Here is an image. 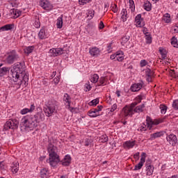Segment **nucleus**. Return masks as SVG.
Instances as JSON below:
<instances>
[{
	"mask_svg": "<svg viewBox=\"0 0 178 178\" xmlns=\"http://www.w3.org/2000/svg\"><path fill=\"white\" fill-rule=\"evenodd\" d=\"M40 6L44 10H52L54 6L48 0H40L39 2Z\"/></svg>",
	"mask_w": 178,
	"mask_h": 178,
	"instance_id": "9",
	"label": "nucleus"
},
{
	"mask_svg": "<svg viewBox=\"0 0 178 178\" xmlns=\"http://www.w3.org/2000/svg\"><path fill=\"white\" fill-rule=\"evenodd\" d=\"M154 173V167L149 165L147 167V176H151Z\"/></svg>",
	"mask_w": 178,
	"mask_h": 178,
	"instance_id": "38",
	"label": "nucleus"
},
{
	"mask_svg": "<svg viewBox=\"0 0 178 178\" xmlns=\"http://www.w3.org/2000/svg\"><path fill=\"white\" fill-rule=\"evenodd\" d=\"M163 20H164L165 23H170V15L169 14H165L163 17Z\"/></svg>",
	"mask_w": 178,
	"mask_h": 178,
	"instance_id": "43",
	"label": "nucleus"
},
{
	"mask_svg": "<svg viewBox=\"0 0 178 178\" xmlns=\"http://www.w3.org/2000/svg\"><path fill=\"white\" fill-rule=\"evenodd\" d=\"M40 176L42 178H47L49 176V172L47 168H42L40 170Z\"/></svg>",
	"mask_w": 178,
	"mask_h": 178,
	"instance_id": "27",
	"label": "nucleus"
},
{
	"mask_svg": "<svg viewBox=\"0 0 178 178\" xmlns=\"http://www.w3.org/2000/svg\"><path fill=\"white\" fill-rule=\"evenodd\" d=\"M44 113H38L34 115H26L21 120V130H33L38 127L40 122H42Z\"/></svg>",
	"mask_w": 178,
	"mask_h": 178,
	"instance_id": "2",
	"label": "nucleus"
},
{
	"mask_svg": "<svg viewBox=\"0 0 178 178\" xmlns=\"http://www.w3.org/2000/svg\"><path fill=\"white\" fill-rule=\"evenodd\" d=\"M49 54L50 56H59L63 55V54H66V50L63 48H53L49 51Z\"/></svg>",
	"mask_w": 178,
	"mask_h": 178,
	"instance_id": "8",
	"label": "nucleus"
},
{
	"mask_svg": "<svg viewBox=\"0 0 178 178\" xmlns=\"http://www.w3.org/2000/svg\"><path fill=\"white\" fill-rule=\"evenodd\" d=\"M35 109V106L34 104H31L30 108H25L20 111L21 115H26V113H31V112L34 111Z\"/></svg>",
	"mask_w": 178,
	"mask_h": 178,
	"instance_id": "19",
	"label": "nucleus"
},
{
	"mask_svg": "<svg viewBox=\"0 0 178 178\" xmlns=\"http://www.w3.org/2000/svg\"><path fill=\"white\" fill-rule=\"evenodd\" d=\"M101 52V50L97 47H92L89 49V54L91 56H98Z\"/></svg>",
	"mask_w": 178,
	"mask_h": 178,
	"instance_id": "17",
	"label": "nucleus"
},
{
	"mask_svg": "<svg viewBox=\"0 0 178 178\" xmlns=\"http://www.w3.org/2000/svg\"><path fill=\"white\" fill-rule=\"evenodd\" d=\"M166 140L170 145L175 146L177 144V137H176V135L175 134H170L166 137Z\"/></svg>",
	"mask_w": 178,
	"mask_h": 178,
	"instance_id": "13",
	"label": "nucleus"
},
{
	"mask_svg": "<svg viewBox=\"0 0 178 178\" xmlns=\"http://www.w3.org/2000/svg\"><path fill=\"white\" fill-rule=\"evenodd\" d=\"M112 10L114 12V13H116L118 12V6L116 4H114L113 6H112Z\"/></svg>",
	"mask_w": 178,
	"mask_h": 178,
	"instance_id": "55",
	"label": "nucleus"
},
{
	"mask_svg": "<svg viewBox=\"0 0 178 178\" xmlns=\"http://www.w3.org/2000/svg\"><path fill=\"white\" fill-rule=\"evenodd\" d=\"M145 158H147V154H145V152H143L141 154L140 161L137 165H135L134 170H140V169L144 166Z\"/></svg>",
	"mask_w": 178,
	"mask_h": 178,
	"instance_id": "10",
	"label": "nucleus"
},
{
	"mask_svg": "<svg viewBox=\"0 0 178 178\" xmlns=\"http://www.w3.org/2000/svg\"><path fill=\"white\" fill-rule=\"evenodd\" d=\"M85 87H86V89H88V91H90V90H91V86L88 83H86L85 85Z\"/></svg>",
	"mask_w": 178,
	"mask_h": 178,
	"instance_id": "62",
	"label": "nucleus"
},
{
	"mask_svg": "<svg viewBox=\"0 0 178 178\" xmlns=\"http://www.w3.org/2000/svg\"><path fill=\"white\" fill-rule=\"evenodd\" d=\"M60 80V78H59V76H56V77L54 78V83L55 84H58V83H59Z\"/></svg>",
	"mask_w": 178,
	"mask_h": 178,
	"instance_id": "58",
	"label": "nucleus"
},
{
	"mask_svg": "<svg viewBox=\"0 0 178 178\" xmlns=\"http://www.w3.org/2000/svg\"><path fill=\"white\" fill-rule=\"evenodd\" d=\"M145 73H146V76H152V72H151V70H149V68H147L145 70Z\"/></svg>",
	"mask_w": 178,
	"mask_h": 178,
	"instance_id": "50",
	"label": "nucleus"
},
{
	"mask_svg": "<svg viewBox=\"0 0 178 178\" xmlns=\"http://www.w3.org/2000/svg\"><path fill=\"white\" fill-rule=\"evenodd\" d=\"M144 108H145V105L144 104L136 106L135 108H134V112L136 113H141V112L144 111Z\"/></svg>",
	"mask_w": 178,
	"mask_h": 178,
	"instance_id": "25",
	"label": "nucleus"
},
{
	"mask_svg": "<svg viewBox=\"0 0 178 178\" xmlns=\"http://www.w3.org/2000/svg\"><path fill=\"white\" fill-rule=\"evenodd\" d=\"M72 162V157L69 154H67L63 160L62 165L63 166H69Z\"/></svg>",
	"mask_w": 178,
	"mask_h": 178,
	"instance_id": "21",
	"label": "nucleus"
},
{
	"mask_svg": "<svg viewBox=\"0 0 178 178\" xmlns=\"http://www.w3.org/2000/svg\"><path fill=\"white\" fill-rule=\"evenodd\" d=\"M130 40V36L129 35H125L122 38L121 44L123 47L127 48V45H129V40Z\"/></svg>",
	"mask_w": 178,
	"mask_h": 178,
	"instance_id": "22",
	"label": "nucleus"
},
{
	"mask_svg": "<svg viewBox=\"0 0 178 178\" xmlns=\"http://www.w3.org/2000/svg\"><path fill=\"white\" fill-rule=\"evenodd\" d=\"M135 23L136 24V27H144L145 23L144 19L141 17V14H138L135 17Z\"/></svg>",
	"mask_w": 178,
	"mask_h": 178,
	"instance_id": "15",
	"label": "nucleus"
},
{
	"mask_svg": "<svg viewBox=\"0 0 178 178\" xmlns=\"http://www.w3.org/2000/svg\"><path fill=\"white\" fill-rule=\"evenodd\" d=\"M152 8V5L151 3L148 1H145L144 3V9L147 10V12H149Z\"/></svg>",
	"mask_w": 178,
	"mask_h": 178,
	"instance_id": "34",
	"label": "nucleus"
},
{
	"mask_svg": "<svg viewBox=\"0 0 178 178\" xmlns=\"http://www.w3.org/2000/svg\"><path fill=\"white\" fill-rule=\"evenodd\" d=\"M102 108H104V106H98L97 108L90 110L88 112L89 116H90V118H97V116H99V112L102 111Z\"/></svg>",
	"mask_w": 178,
	"mask_h": 178,
	"instance_id": "11",
	"label": "nucleus"
},
{
	"mask_svg": "<svg viewBox=\"0 0 178 178\" xmlns=\"http://www.w3.org/2000/svg\"><path fill=\"white\" fill-rule=\"evenodd\" d=\"M8 70H9L8 67H2V65H0V77H2V76L6 74Z\"/></svg>",
	"mask_w": 178,
	"mask_h": 178,
	"instance_id": "30",
	"label": "nucleus"
},
{
	"mask_svg": "<svg viewBox=\"0 0 178 178\" xmlns=\"http://www.w3.org/2000/svg\"><path fill=\"white\" fill-rule=\"evenodd\" d=\"M11 172L13 173H17L19 172V162L14 161L11 165Z\"/></svg>",
	"mask_w": 178,
	"mask_h": 178,
	"instance_id": "23",
	"label": "nucleus"
},
{
	"mask_svg": "<svg viewBox=\"0 0 178 178\" xmlns=\"http://www.w3.org/2000/svg\"><path fill=\"white\" fill-rule=\"evenodd\" d=\"M160 109H161V113L164 114V113H166V111H168V107L165 105H161Z\"/></svg>",
	"mask_w": 178,
	"mask_h": 178,
	"instance_id": "45",
	"label": "nucleus"
},
{
	"mask_svg": "<svg viewBox=\"0 0 178 178\" xmlns=\"http://www.w3.org/2000/svg\"><path fill=\"white\" fill-rule=\"evenodd\" d=\"M71 99L72 98L67 93L64 94L63 102L66 103V105L68 106V109H70V111H72L70 108V104L72 102Z\"/></svg>",
	"mask_w": 178,
	"mask_h": 178,
	"instance_id": "20",
	"label": "nucleus"
},
{
	"mask_svg": "<svg viewBox=\"0 0 178 178\" xmlns=\"http://www.w3.org/2000/svg\"><path fill=\"white\" fill-rule=\"evenodd\" d=\"M116 109H118V105H116V104H114L111 108V112H115Z\"/></svg>",
	"mask_w": 178,
	"mask_h": 178,
	"instance_id": "53",
	"label": "nucleus"
},
{
	"mask_svg": "<svg viewBox=\"0 0 178 178\" xmlns=\"http://www.w3.org/2000/svg\"><path fill=\"white\" fill-rule=\"evenodd\" d=\"M10 5H11L13 8H16L17 6V3L13 0L10 3Z\"/></svg>",
	"mask_w": 178,
	"mask_h": 178,
	"instance_id": "56",
	"label": "nucleus"
},
{
	"mask_svg": "<svg viewBox=\"0 0 178 178\" xmlns=\"http://www.w3.org/2000/svg\"><path fill=\"white\" fill-rule=\"evenodd\" d=\"M172 108L175 111L178 110V99H176L172 102Z\"/></svg>",
	"mask_w": 178,
	"mask_h": 178,
	"instance_id": "47",
	"label": "nucleus"
},
{
	"mask_svg": "<svg viewBox=\"0 0 178 178\" xmlns=\"http://www.w3.org/2000/svg\"><path fill=\"white\" fill-rule=\"evenodd\" d=\"M171 44L174 47V48H178V40L176 37H172L171 39Z\"/></svg>",
	"mask_w": 178,
	"mask_h": 178,
	"instance_id": "36",
	"label": "nucleus"
},
{
	"mask_svg": "<svg viewBox=\"0 0 178 178\" xmlns=\"http://www.w3.org/2000/svg\"><path fill=\"white\" fill-rule=\"evenodd\" d=\"M79 2L80 5H86V3L90 2V0H79Z\"/></svg>",
	"mask_w": 178,
	"mask_h": 178,
	"instance_id": "51",
	"label": "nucleus"
},
{
	"mask_svg": "<svg viewBox=\"0 0 178 178\" xmlns=\"http://www.w3.org/2000/svg\"><path fill=\"white\" fill-rule=\"evenodd\" d=\"M48 152L49 158L47 162L49 163L50 166L55 168V166H56V165H58L60 161L59 156L56 154V147L51 143H49L48 146Z\"/></svg>",
	"mask_w": 178,
	"mask_h": 178,
	"instance_id": "3",
	"label": "nucleus"
},
{
	"mask_svg": "<svg viewBox=\"0 0 178 178\" xmlns=\"http://www.w3.org/2000/svg\"><path fill=\"white\" fill-rule=\"evenodd\" d=\"M129 6L130 8H134V1L133 0H129Z\"/></svg>",
	"mask_w": 178,
	"mask_h": 178,
	"instance_id": "61",
	"label": "nucleus"
},
{
	"mask_svg": "<svg viewBox=\"0 0 178 178\" xmlns=\"http://www.w3.org/2000/svg\"><path fill=\"white\" fill-rule=\"evenodd\" d=\"M56 26H57V29H62V27H63V15H61L60 17H59L57 19Z\"/></svg>",
	"mask_w": 178,
	"mask_h": 178,
	"instance_id": "26",
	"label": "nucleus"
},
{
	"mask_svg": "<svg viewBox=\"0 0 178 178\" xmlns=\"http://www.w3.org/2000/svg\"><path fill=\"white\" fill-rule=\"evenodd\" d=\"M108 8H109V3H104V10H105L106 12H108Z\"/></svg>",
	"mask_w": 178,
	"mask_h": 178,
	"instance_id": "60",
	"label": "nucleus"
},
{
	"mask_svg": "<svg viewBox=\"0 0 178 178\" xmlns=\"http://www.w3.org/2000/svg\"><path fill=\"white\" fill-rule=\"evenodd\" d=\"M98 104H99V99H95L92 100L90 102H89V105L90 106H97V105H98Z\"/></svg>",
	"mask_w": 178,
	"mask_h": 178,
	"instance_id": "39",
	"label": "nucleus"
},
{
	"mask_svg": "<svg viewBox=\"0 0 178 178\" xmlns=\"http://www.w3.org/2000/svg\"><path fill=\"white\" fill-rule=\"evenodd\" d=\"M58 108V102L55 100H49L44 106L43 111L48 118L52 116V114Z\"/></svg>",
	"mask_w": 178,
	"mask_h": 178,
	"instance_id": "4",
	"label": "nucleus"
},
{
	"mask_svg": "<svg viewBox=\"0 0 178 178\" xmlns=\"http://www.w3.org/2000/svg\"><path fill=\"white\" fill-rule=\"evenodd\" d=\"M99 86H106V78L101 77L99 80Z\"/></svg>",
	"mask_w": 178,
	"mask_h": 178,
	"instance_id": "41",
	"label": "nucleus"
},
{
	"mask_svg": "<svg viewBox=\"0 0 178 178\" xmlns=\"http://www.w3.org/2000/svg\"><path fill=\"white\" fill-rule=\"evenodd\" d=\"M91 143H92V140L91 139L86 138L85 140V146L88 147V145H90V144H91Z\"/></svg>",
	"mask_w": 178,
	"mask_h": 178,
	"instance_id": "49",
	"label": "nucleus"
},
{
	"mask_svg": "<svg viewBox=\"0 0 178 178\" xmlns=\"http://www.w3.org/2000/svg\"><path fill=\"white\" fill-rule=\"evenodd\" d=\"M115 54V60H118V62H122V60L124 59V56H123V51H117Z\"/></svg>",
	"mask_w": 178,
	"mask_h": 178,
	"instance_id": "24",
	"label": "nucleus"
},
{
	"mask_svg": "<svg viewBox=\"0 0 178 178\" xmlns=\"http://www.w3.org/2000/svg\"><path fill=\"white\" fill-rule=\"evenodd\" d=\"M159 51H160V54L161 55V58L163 59H165L166 58V56H167V52H166V50L163 49H159Z\"/></svg>",
	"mask_w": 178,
	"mask_h": 178,
	"instance_id": "42",
	"label": "nucleus"
},
{
	"mask_svg": "<svg viewBox=\"0 0 178 178\" xmlns=\"http://www.w3.org/2000/svg\"><path fill=\"white\" fill-rule=\"evenodd\" d=\"M25 54H26V55H30V54H31V52H33V51H34V46H29L26 47L24 49Z\"/></svg>",
	"mask_w": 178,
	"mask_h": 178,
	"instance_id": "32",
	"label": "nucleus"
},
{
	"mask_svg": "<svg viewBox=\"0 0 178 178\" xmlns=\"http://www.w3.org/2000/svg\"><path fill=\"white\" fill-rule=\"evenodd\" d=\"M13 24H6L0 28V31H9V30L13 29Z\"/></svg>",
	"mask_w": 178,
	"mask_h": 178,
	"instance_id": "28",
	"label": "nucleus"
},
{
	"mask_svg": "<svg viewBox=\"0 0 178 178\" xmlns=\"http://www.w3.org/2000/svg\"><path fill=\"white\" fill-rule=\"evenodd\" d=\"M147 127L149 128V130H151V128L153 127V126H157V124H159V123H161V121L158 120H155L154 121H152V120H151V118L149 117H147Z\"/></svg>",
	"mask_w": 178,
	"mask_h": 178,
	"instance_id": "14",
	"label": "nucleus"
},
{
	"mask_svg": "<svg viewBox=\"0 0 178 178\" xmlns=\"http://www.w3.org/2000/svg\"><path fill=\"white\" fill-rule=\"evenodd\" d=\"M10 77L18 86H26L29 82V73L24 70V63H17L10 70Z\"/></svg>",
	"mask_w": 178,
	"mask_h": 178,
	"instance_id": "1",
	"label": "nucleus"
},
{
	"mask_svg": "<svg viewBox=\"0 0 178 178\" xmlns=\"http://www.w3.org/2000/svg\"><path fill=\"white\" fill-rule=\"evenodd\" d=\"M110 59H111V60H113V59H115V60H116V54H112L110 56Z\"/></svg>",
	"mask_w": 178,
	"mask_h": 178,
	"instance_id": "63",
	"label": "nucleus"
},
{
	"mask_svg": "<svg viewBox=\"0 0 178 178\" xmlns=\"http://www.w3.org/2000/svg\"><path fill=\"white\" fill-rule=\"evenodd\" d=\"M94 10H89L88 17H89V19H92L94 17Z\"/></svg>",
	"mask_w": 178,
	"mask_h": 178,
	"instance_id": "48",
	"label": "nucleus"
},
{
	"mask_svg": "<svg viewBox=\"0 0 178 178\" xmlns=\"http://www.w3.org/2000/svg\"><path fill=\"white\" fill-rule=\"evenodd\" d=\"M147 129H149V128L146 122V124L145 123L141 124L139 129H138V131H146Z\"/></svg>",
	"mask_w": 178,
	"mask_h": 178,
	"instance_id": "37",
	"label": "nucleus"
},
{
	"mask_svg": "<svg viewBox=\"0 0 178 178\" xmlns=\"http://www.w3.org/2000/svg\"><path fill=\"white\" fill-rule=\"evenodd\" d=\"M145 40H146L147 44H151V42H152V38L149 34H147L145 35Z\"/></svg>",
	"mask_w": 178,
	"mask_h": 178,
	"instance_id": "44",
	"label": "nucleus"
},
{
	"mask_svg": "<svg viewBox=\"0 0 178 178\" xmlns=\"http://www.w3.org/2000/svg\"><path fill=\"white\" fill-rule=\"evenodd\" d=\"M136 101L137 102L138 104H140V102H141V101H143V97L141 96H138L136 98Z\"/></svg>",
	"mask_w": 178,
	"mask_h": 178,
	"instance_id": "57",
	"label": "nucleus"
},
{
	"mask_svg": "<svg viewBox=\"0 0 178 178\" xmlns=\"http://www.w3.org/2000/svg\"><path fill=\"white\" fill-rule=\"evenodd\" d=\"M140 65L141 67H144V66H147V60H140Z\"/></svg>",
	"mask_w": 178,
	"mask_h": 178,
	"instance_id": "52",
	"label": "nucleus"
},
{
	"mask_svg": "<svg viewBox=\"0 0 178 178\" xmlns=\"http://www.w3.org/2000/svg\"><path fill=\"white\" fill-rule=\"evenodd\" d=\"M134 145H136V141H131V140L125 141L122 145V146L125 149H130L133 148Z\"/></svg>",
	"mask_w": 178,
	"mask_h": 178,
	"instance_id": "18",
	"label": "nucleus"
},
{
	"mask_svg": "<svg viewBox=\"0 0 178 178\" xmlns=\"http://www.w3.org/2000/svg\"><path fill=\"white\" fill-rule=\"evenodd\" d=\"M33 26L34 27H35V29H40V19H36L33 23Z\"/></svg>",
	"mask_w": 178,
	"mask_h": 178,
	"instance_id": "46",
	"label": "nucleus"
},
{
	"mask_svg": "<svg viewBox=\"0 0 178 178\" xmlns=\"http://www.w3.org/2000/svg\"><path fill=\"white\" fill-rule=\"evenodd\" d=\"M138 103L136 101L131 104L130 106H126L122 108L121 115L123 118H127V116H133L134 115V107L137 106Z\"/></svg>",
	"mask_w": 178,
	"mask_h": 178,
	"instance_id": "5",
	"label": "nucleus"
},
{
	"mask_svg": "<svg viewBox=\"0 0 178 178\" xmlns=\"http://www.w3.org/2000/svg\"><path fill=\"white\" fill-rule=\"evenodd\" d=\"M121 15H122V22H126V20H127V10L123 8L121 12Z\"/></svg>",
	"mask_w": 178,
	"mask_h": 178,
	"instance_id": "33",
	"label": "nucleus"
},
{
	"mask_svg": "<svg viewBox=\"0 0 178 178\" xmlns=\"http://www.w3.org/2000/svg\"><path fill=\"white\" fill-rule=\"evenodd\" d=\"M173 30L175 33H178V26H174Z\"/></svg>",
	"mask_w": 178,
	"mask_h": 178,
	"instance_id": "64",
	"label": "nucleus"
},
{
	"mask_svg": "<svg viewBox=\"0 0 178 178\" xmlns=\"http://www.w3.org/2000/svg\"><path fill=\"white\" fill-rule=\"evenodd\" d=\"M19 127V120L16 119L9 120L3 126V131L6 130H17Z\"/></svg>",
	"mask_w": 178,
	"mask_h": 178,
	"instance_id": "6",
	"label": "nucleus"
},
{
	"mask_svg": "<svg viewBox=\"0 0 178 178\" xmlns=\"http://www.w3.org/2000/svg\"><path fill=\"white\" fill-rule=\"evenodd\" d=\"M10 13L13 19H17V17L22 15V11H20V10L13 8L10 10Z\"/></svg>",
	"mask_w": 178,
	"mask_h": 178,
	"instance_id": "16",
	"label": "nucleus"
},
{
	"mask_svg": "<svg viewBox=\"0 0 178 178\" xmlns=\"http://www.w3.org/2000/svg\"><path fill=\"white\" fill-rule=\"evenodd\" d=\"M108 140V136L103 135L99 137V143H107Z\"/></svg>",
	"mask_w": 178,
	"mask_h": 178,
	"instance_id": "40",
	"label": "nucleus"
},
{
	"mask_svg": "<svg viewBox=\"0 0 178 178\" xmlns=\"http://www.w3.org/2000/svg\"><path fill=\"white\" fill-rule=\"evenodd\" d=\"M99 79V76H98V74H97L92 75L90 77L91 83H97Z\"/></svg>",
	"mask_w": 178,
	"mask_h": 178,
	"instance_id": "35",
	"label": "nucleus"
},
{
	"mask_svg": "<svg viewBox=\"0 0 178 178\" xmlns=\"http://www.w3.org/2000/svg\"><path fill=\"white\" fill-rule=\"evenodd\" d=\"M38 37L40 40H44L47 38V35L45 34V29H40L38 33Z\"/></svg>",
	"mask_w": 178,
	"mask_h": 178,
	"instance_id": "31",
	"label": "nucleus"
},
{
	"mask_svg": "<svg viewBox=\"0 0 178 178\" xmlns=\"http://www.w3.org/2000/svg\"><path fill=\"white\" fill-rule=\"evenodd\" d=\"M134 159H136V161H138V159H140V152H137L134 155Z\"/></svg>",
	"mask_w": 178,
	"mask_h": 178,
	"instance_id": "54",
	"label": "nucleus"
},
{
	"mask_svg": "<svg viewBox=\"0 0 178 178\" xmlns=\"http://www.w3.org/2000/svg\"><path fill=\"white\" fill-rule=\"evenodd\" d=\"M104 27H105V26L104 25V22H100L99 26V29L100 30H102V29H104Z\"/></svg>",
	"mask_w": 178,
	"mask_h": 178,
	"instance_id": "59",
	"label": "nucleus"
},
{
	"mask_svg": "<svg viewBox=\"0 0 178 178\" xmlns=\"http://www.w3.org/2000/svg\"><path fill=\"white\" fill-rule=\"evenodd\" d=\"M19 54L16 52V51L13 50L6 58L5 62L8 65H12L15 63V62L19 60Z\"/></svg>",
	"mask_w": 178,
	"mask_h": 178,
	"instance_id": "7",
	"label": "nucleus"
},
{
	"mask_svg": "<svg viewBox=\"0 0 178 178\" xmlns=\"http://www.w3.org/2000/svg\"><path fill=\"white\" fill-rule=\"evenodd\" d=\"M162 136H163V132H156L150 136V139L155 140V138H159V137H162Z\"/></svg>",
	"mask_w": 178,
	"mask_h": 178,
	"instance_id": "29",
	"label": "nucleus"
},
{
	"mask_svg": "<svg viewBox=\"0 0 178 178\" xmlns=\"http://www.w3.org/2000/svg\"><path fill=\"white\" fill-rule=\"evenodd\" d=\"M143 86H144V82L143 81H140L139 83H134L131 86V91L133 92H137V91H140L141 88H143Z\"/></svg>",
	"mask_w": 178,
	"mask_h": 178,
	"instance_id": "12",
	"label": "nucleus"
}]
</instances>
